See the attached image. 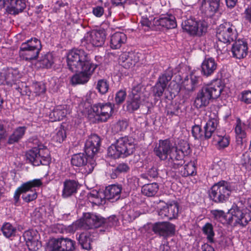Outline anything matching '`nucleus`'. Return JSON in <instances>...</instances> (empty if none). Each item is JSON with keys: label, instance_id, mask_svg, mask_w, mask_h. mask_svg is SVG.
Instances as JSON below:
<instances>
[{"label": "nucleus", "instance_id": "32", "mask_svg": "<svg viewBox=\"0 0 251 251\" xmlns=\"http://www.w3.org/2000/svg\"><path fill=\"white\" fill-rule=\"evenodd\" d=\"M67 114L66 105H57L50 113V118L52 122L63 120Z\"/></svg>", "mask_w": 251, "mask_h": 251}, {"label": "nucleus", "instance_id": "39", "mask_svg": "<svg viewBox=\"0 0 251 251\" xmlns=\"http://www.w3.org/2000/svg\"><path fill=\"white\" fill-rule=\"evenodd\" d=\"M3 235L7 238L15 236L16 228L9 222H5L1 227Z\"/></svg>", "mask_w": 251, "mask_h": 251}, {"label": "nucleus", "instance_id": "54", "mask_svg": "<svg viewBox=\"0 0 251 251\" xmlns=\"http://www.w3.org/2000/svg\"><path fill=\"white\" fill-rule=\"evenodd\" d=\"M33 189L29 190V193L23 195L22 199L26 202H29L31 201L35 200L37 197V193L35 190H33Z\"/></svg>", "mask_w": 251, "mask_h": 251}, {"label": "nucleus", "instance_id": "16", "mask_svg": "<svg viewBox=\"0 0 251 251\" xmlns=\"http://www.w3.org/2000/svg\"><path fill=\"white\" fill-rule=\"evenodd\" d=\"M75 242L70 239L60 238L53 239L49 246L50 251H74Z\"/></svg>", "mask_w": 251, "mask_h": 251}, {"label": "nucleus", "instance_id": "61", "mask_svg": "<svg viewBox=\"0 0 251 251\" xmlns=\"http://www.w3.org/2000/svg\"><path fill=\"white\" fill-rule=\"evenodd\" d=\"M130 170V167L126 163H120L118 165L115 172L118 173H125L128 172Z\"/></svg>", "mask_w": 251, "mask_h": 251}, {"label": "nucleus", "instance_id": "50", "mask_svg": "<svg viewBox=\"0 0 251 251\" xmlns=\"http://www.w3.org/2000/svg\"><path fill=\"white\" fill-rule=\"evenodd\" d=\"M40 64L43 67L50 68L53 63V58L52 55L50 53L46 54L40 60Z\"/></svg>", "mask_w": 251, "mask_h": 251}, {"label": "nucleus", "instance_id": "40", "mask_svg": "<svg viewBox=\"0 0 251 251\" xmlns=\"http://www.w3.org/2000/svg\"><path fill=\"white\" fill-rule=\"evenodd\" d=\"M96 94L93 92L89 91L88 92L85 97V99L83 100L81 102L79 105V107L83 108V112H87L89 111V108L93 106L92 103H93V100L92 97L95 96Z\"/></svg>", "mask_w": 251, "mask_h": 251}, {"label": "nucleus", "instance_id": "18", "mask_svg": "<svg viewBox=\"0 0 251 251\" xmlns=\"http://www.w3.org/2000/svg\"><path fill=\"white\" fill-rule=\"evenodd\" d=\"M23 237L29 251H37L42 247L40 236L36 230L29 229L25 231Z\"/></svg>", "mask_w": 251, "mask_h": 251}, {"label": "nucleus", "instance_id": "33", "mask_svg": "<svg viewBox=\"0 0 251 251\" xmlns=\"http://www.w3.org/2000/svg\"><path fill=\"white\" fill-rule=\"evenodd\" d=\"M27 127L25 126H18L13 131L9 136L7 143L9 144H13L18 142L24 137L26 132Z\"/></svg>", "mask_w": 251, "mask_h": 251}, {"label": "nucleus", "instance_id": "6", "mask_svg": "<svg viewBox=\"0 0 251 251\" xmlns=\"http://www.w3.org/2000/svg\"><path fill=\"white\" fill-rule=\"evenodd\" d=\"M25 155L26 161L35 166H47L51 162L50 151L42 144L27 151Z\"/></svg>", "mask_w": 251, "mask_h": 251}, {"label": "nucleus", "instance_id": "13", "mask_svg": "<svg viewBox=\"0 0 251 251\" xmlns=\"http://www.w3.org/2000/svg\"><path fill=\"white\" fill-rule=\"evenodd\" d=\"M226 222L225 224L232 226L238 225L242 226H246L251 220L250 214L248 213H243L239 208L234 209L230 213H226Z\"/></svg>", "mask_w": 251, "mask_h": 251}, {"label": "nucleus", "instance_id": "9", "mask_svg": "<svg viewBox=\"0 0 251 251\" xmlns=\"http://www.w3.org/2000/svg\"><path fill=\"white\" fill-rule=\"evenodd\" d=\"M41 42L36 38H31L21 44L19 56L23 60L31 61L36 59L42 50Z\"/></svg>", "mask_w": 251, "mask_h": 251}, {"label": "nucleus", "instance_id": "24", "mask_svg": "<svg viewBox=\"0 0 251 251\" xmlns=\"http://www.w3.org/2000/svg\"><path fill=\"white\" fill-rule=\"evenodd\" d=\"M19 78V74L17 70L7 69L0 72V84L11 86Z\"/></svg>", "mask_w": 251, "mask_h": 251}, {"label": "nucleus", "instance_id": "25", "mask_svg": "<svg viewBox=\"0 0 251 251\" xmlns=\"http://www.w3.org/2000/svg\"><path fill=\"white\" fill-rule=\"evenodd\" d=\"M6 5L5 10L8 14L17 15L25 8V0H6Z\"/></svg>", "mask_w": 251, "mask_h": 251}, {"label": "nucleus", "instance_id": "7", "mask_svg": "<svg viewBox=\"0 0 251 251\" xmlns=\"http://www.w3.org/2000/svg\"><path fill=\"white\" fill-rule=\"evenodd\" d=\"M231 191L230 183L222 180L211 187L208 191V197L210 200L216 203H225L228 201Z\"/></svg>", "mask_w": 251, "mask_h": 251}, {"label": "nucleus", "instance_id": "22", "mask_svg": "<svg viewBox=\"0 0 251 251\" xmlns=\"http://www.w3.org/2000/svg\"><path fill=\"white\" fill-rule=\"evenodd\" d=\"M175 229V226L169 222H156L152 226V231L160 236L174 234Z\"/></svg>", "mask_w": 251, "mask_h": 251}, {"label": "nucleus", "instance_id": "1", "mask_svg": "<svg viewBox=\"0 0 251 251\" xmlns=\"http://www.w3.org/2000/svg\"><path fill=\"white\" fill-rule=\"evenodd\" d=\"M67 66L72 72H78L71 78L73 84H84L87 82L90 75L98 67L92 63L88 54L81 49H73L67 57Z\"/></svg>", "mask_w": 251, "mask_h": 251}, {"label": "nucleus", "instance_id": "48", "mask_svg": "<svg viewBox=\"0 0 251 251\" xmlns=\"http://www.w3.org/2000/svg\"><path fill=\"white\" fill-rule=\"evenodd\" d=\"M217 148L218 149H223L228 146L230 143L229 135L225 134L224 135H218Z\"/></svg>", "mask_w": 251, "mask_h": 251}, {"label": "nucleus", "instance_id": "53", "mask_svg": "<svg viewBox=\"0 0 251 251\" xmlns=\"http://www.w3.org/2000/svg\"><path fill=\"white\" fill-rule=\"evenodd\" d=\"M145 88L141 84H139L133 87L131 91V94L129 95L141 100L143 96V92Z\"/></svg>", "mask_w": 251, "mask_h": 251}, {"label": "nucleus", "instance_id": "2", "mask_svg": "<svg viewBox=\"0 0 251 251\" xmlns=\"http://www.w3.org/2000/svg\"><path fill=\"white\" fill-rule=\"evenodd\" d=\"M155 154L161 160L168 159L169 166L177 169L185 163L184 157L191 152L189 144L185 142L183 146H174L169 139L159 140L158 145L154 149Z\"/></svg>", "mask_w": 251, "mask_h": 251}, {"label": "nucleus", "instance_id": "56", "mask_svg": "<svg viewBox=\"0 0 251 251\" xmlns=\"http://www.w3.org/2000/svg\"><path fill=\"white\" fill-rule=\"evenodd\" d=\"M126 92L125 90H120L116 94L115 97V101L117 104L122 103L126 97Z\"/></svg>", "mask_w": 251, "mask_h": 251}, {"label": "nucleus", "instance_id": "31", "mask_svg": "<svg viewBox=\"0 0 251 251\" xmlns=\"http://www.w3.org/2000/svg\"><path fill=\"white\" fill-rule=\"evenodd\" d=\"M220 0H203L202 7L206 9V16H213L219 9Z\"/></svg>", "mask_w": 251, "mask_h": 251}, {"label": "nucleus", "instance_id": "38", "mask_svg": "<svg viewBox=\"0 0 251 251\" xmlns=\"http://www.w3.org/2000/svg\"><path fill=\"white\" fill-rule=\"evenodd\" d=\"M245 128V124L242 122L240 118H237L236 120L234 130L236 136L241 140L246 138L247 136Z\"/></svg>", "mask_w": 251, "mask_h": 251}, {"label": "nucleus", "instance_id": "28", "mask_svg": "<svg viewBox=\"0 0 251 251\" xmlns=\"http://www.w3.org/2000/svg\"><path fill=\"white\" fill-rule=\"evenodd\" d=\"M217 68V63L212 57H205L201 64V73L205 77L211 76Z\"/></svg>", "mask_w": 251, "mask_h": 251}, {"label": "nucleus", "instance_id": "19", "mask_svg": "<svg viewBox=\"0 0 251 251\" xmlns=\"http://www.w3.org/2000/svg\"><path fill=\"white\" fill-rule=\"evenodd\" d=\"M178 203L177 202L172 201L169 203H165V205L158 209V214L162 219L172 220L178 217Z\"/></svg>", "mask_w": 251, "mask_h": 251}, {"label": "nucleus", "instance_id": "57", "mask_svg": "<svg viewBox=\"0 0 251 251\" xmlns=\"http://www.w3.org/2000/svg\"><path fill=\"white\" fill-rule=\"evenodd\" d=\"M179 106L176 104H171L167 106L166 112L168 116L172 117L174 116H176L178 114Z\"/></svg>", "mask_w": 251, "mask_h": 251}, {"label": "nucleus", "instance_id": "35", "mask_svg": "<svg viewBox=\"0 0 251 251\" xmlns=\"http://www.w3.org/2000/svg\"><path fill=\"white\" fill-rule=\"evenodd\" d=\"M159 190V185L156 182L148 183L144 185L142 187L141 192L143 195L151 197L154 196Z\"/></svg>", "mask_w": 251, "mask_h": 251}, {"label": "nucleus", "instance_id": "17", "mask_svg": "<svg viewBox=\"0 0 251 251\" xmlns=\"http://www.w3.org/2000/svg\"><path fill=\"white\" fill-rule=\"evenodd\" d=\"M140 55L135 51L123 52L119 57V64L126 70L131 69L139 62Z\"/></svg>", "mask_w": 251, "mask_h": 251}, {"label": "nucleus", "instance_id": "11", "mask_svg": "<svg viewBox=\"0 0 251 251\" xmlns=\"http://www.w3.org/2000/svg\"><path fill=\"white\" fill-rule=\"evenodd\" d=\"M106 37V31L104 29L92 30L85 34L81 40V44L88 50L92 47H102L104 44Z\"/></svg>", "mask_w": 251, "mask_h": 251}, {"label": "nucleus", "instance_id": "63", "mask_svg": "<svg viewBox=\"0 0 251 251\" xmlns=\"http://www.w3.org/2000/svg\"><path fill=\"white\" fill-rule=\"evenodd\" d=\"M214 168L216 169L219 173H220L221 172H223L226 170V167L225 163L224 161L220 160L217 162V163L214 165Z\"/></svg>", "mask_w": 251, "mask_h": 251}, {"label": "nucleus", "instance_id": "47", "mask_svg": "<svg viewBox=\"0 0 251 251\" xmlns=\"http://www.w3.org/2000/svg\"><path fill=\"white\" fill-rule=\"evenodd\" d=\"M109 88V83L107 80L101 79L98 81L96 89L100 94H105L108 92Z\"/></svg>", "mask_w": 251, "mask_h": 251}, {"label": "nucleus", "instance_id": "10", "mask_svg": "<svg viewBox=\"0 0 251 251\" xmlns=\"http://www.w3.org/2000/svg\"><path fill=\"white\" fill-rule=\"evenodd\" d=\"M181 26L189 35L200 37L207 32L208 23L205 19L196 20L194 17H190L182 22Z\"/></svg>", "mask_w": 251, "mask_h": 251}, {"label": "nucleus", "instance_id": "12", "mask_svg": "<svg viewBox=\"0 0 251 251\" xmlns=\"http://www.w3.org/2000/svg\"><path fill=\"white\" fill-rule=\"evenodd\" d=\"M114 105L110 102H98L91 107L93 113L97 117L98 122L104 123L112 116Z\"/></svg>", "mask_w": 251, "mask_h": 251}, {"label": "nucleus", "instance_id": "36", "mask_svg": "<svg viewBox=\"0 0 251 251\" xmlns=\"http://www.w3.org/2000/svg\"><path fill=\"white\" fill-rule=\"evenodd\" d=\"M180 175L182 177L194 176L197 174L196 166L194 162L190 161L185 165L179 171Z\"/></svg>", "mask_w": 251, "mask_h": 251}, {"label": "nucleus", "instance_id": "55", "mask_svg": "<svg viewBox=\"0 0 251 251\" xmlns=\"http://www.w3.org/2000/svg\"><path fill=\"white\" fill-rule=\"evenodd\" d=\"M66 138V134L65 130L60 128L53 137V139L56 142L61 143L64 141Z\"/></svg>", "mask_w": 251, "mask_h": 251}, {"label": "nucleus", "instance_id": "8", "mask_svg": "<svg viewBox=\"0 0 251 251\" xmlns=\"http://www.w3.org/2000/svg\"><path fill=\"white\" fill-rule=\"evenodd\" d=\"M238 33L236 28L230 22H224L221 24L216 29V37L219 43H217V48L221 51L225 50L226 46L221 47L223 43H230L236 40ZM226 50V49L225 50Z\"/></svg>", "mask_w": 251, "mask_h": 251}, {"label": "nucleus", "instance_id": "41", "mask_svg": "<svg viewBox=\"0 0 251 251\" xmlns=\"http://www.w3.org/2000/svg\"><path fill=\"white\" fill-rule=\"evenodd\" d=\"M203 233L207 236V240L211 243L214 242V236L215 233L213 230V226L211 223H206L202 227Z\"/></svg>", "mask_w": 251, "mask_h": 251}, {"label": "nucleus", "instance_id": "4", "mask_svg": "<svg viewBox=\"0 0 251 251\" xmlns=\"http://www.w3.org/2000/svg\"><path fill=\"white\" fill-rule=\"evenodd\" d=\"M219 124V118L218 114L214 112L210 113L203 129L199 125L195 124L192 127V136L195 140H209L214 135Z\"/></svg>", "mask_w": 251, "mask_h": 251}, {"label": "nucleus", "instance_id": "51", "mask_svg": "<svg viewBox=\"0 0 251 251\" xmlns=\"http://www.w3.org/2000/svg\"><path fill=\"white\" fill-rule=\"evenodd\" d=\"M33 92L36 96H39L45 93L46 88L45 85L41 82H36L32 85Z\"/></svg>", "mask_w": 251, "mask_h": 251}, {"label": "nucleus", "instance_id": "52", "mask_svg": "<svg viewBox=\"0 0 251 251\" xmlns=\"http://www.w3.org/2000/svg\"><path fill=\"white\" fill-rule=\"evenodd\" d=\"M172 73L165 72L159 77L156 83L166 88L168 82L172 79Z\"/></svg>", "mask_w": 251, "mask_h": 251}, {"label": "nucleus", "instance_id": "46", "mask_svg": "<svg viewBox=\"0 0 251 251\" xmlns=\"http://www.w3.org/2000/svg\"><path fill=\"white\" fill-rule=\"evenodd\" d=\"M140 213L134 209H129L127 210L123 215V219L128 223L132 222L136 218L140 216Z\"/></svg>", "mask_w": 251, "mask_h": 251}, {"label": "nucleus", "instance_id": "49", "mask_svg": "<svg viewBox=\"0 0 251 251\" xmlns=\"http://www.w3.org/2000/svg\"><path fill=\"white\" fill-rule=\"evenodd\" d=\"M103 219L104 220L102 226L105 227L107 230L112 227L115 226L118 221V219L115 215L109 216L106 219L103 218Z\"/></svg>", "mask_w": 251, "mask_h": 251}, {"label": "nucleus", "instance_id": "45", "mask_svg": "<svg viewBox=\"0 0 251 251\" xmlns=\"http://www.w3.org/2000/svg\"><path fill=\"white\" fill-rule=\"evenodd\" d=\"M155 22L156 26H161L167 28H173L174 24L172 26L169 25L171 17H155Z\"/></svg>", "mask_w": 251, "mask_h": 251}, {"label": "nucleus", "instance_id": "42", "mask_svg": "<svg viewBox=\"0 0 251 251\" xmlns=\"http://www.w3.org/2000/svg\"><path fill=\"white\" fill-rule=\"evenodd\" d=\"M155 17H142L140 23L143 27H145V30H148L149 29H154L155 25Z\"/></svg>", "mask_w": 251, "mask_h": 251}, {"label": "nucleus", "instance_id": "15", "mask_svg": "<svg viewBox=\"0 0 251 251\" xmlns=\"http://www.w3.org/2000/svg\"><path fill=\"white\" fill-rule=\"evenodd\" d=\"M103 220V217L100 215L85 213L82 218L76 221V225L85 229L98 228L102 226Z\"/></svg>", "mask_w": 251, "mask_h": 251}, {"label": "nucleus", "instance_id": "23", "mask_svg": "<svg viewBox=\"0 0 251 251\" xmlns=\"http://www.w3.org/2000/svg\"><path fill=\"white\" fill-rule=\"evenodd\" d=\"M101 145L100 137L96 134L91 135L85 144V152L89 156H93L98 152Z\"/></svg>", "mask_w": 251, "mask_h": 251}, {"label": "nucleus", "instance_id": "37", "mask_svg": "<svg viewBox=\"0 0 251 251\" xmlns=\"http://www.w3.org/2000/svg\"><path fill=\"white\" fill-rule=\"evenodd\" d=\"M92 239L89 233L82 232L79 234L78 242L83 249L90 251L92 249L91 242Z\"/></svg>", "mask_w": 251, "mask_h": 251}, {"label": "nucleus", "instance_id": "20", "mask_svg": "<svg viewBox=\"0 0 251 251\" xmlns=\"http://www.w3.org/2000/svg\"><path fill=\"white\" fill-rule=\"evenodd\" d=\"M43 185L42 179L35 178L28 181L22 184L15 191L14 194V200L15 203H17L19 200L20 195L23 193H26L32 188H39Z\"/></svg>", "mask_w": 251, "mask_h": 251}, {"label": "nucleus", "instance_id": "29", "mask_svg": "<svg viewBox=\"0 0 251 251\" xmlns=\"http://www.w3.org/2000/svg\"><path fill=\"white\" fill-rule=\"evenodd\" d=\"M122 187L121 185H111L106 186L104 191V198L113 202L120 198Z\"/></svg>", "mask_w": 251, "mask_h": 251}, {"label": "nucleus", "instance_id": "60", "mask_svg": "<svg viewBox=\"0 0 251 251\" xmlns=\"http://www.w3.org/2000/svg\"><path fill=\"white\" fill-rule=\"evenodd\" d=\"M241 165L246 169H251V157L243 154L241 157Z\"/></svg>", "mask_w": 251, "mask_h": 251}, {"label": "nucleus", "instance_id": "14", "mask_svg": "<svg viewBox=\"0 0 251 251\" xmlns=\"http://www.w3.org/2000/svg\"><path fill=\"white\" fill-rule=\"evenodd\" d=\"M71 164L76 167L84 166L87 174L93 172L96 165L94 157L89 156L85 152L74 154L71 158Z\"/></svg>", "mask_w": 251, "mask_h": 251}, {"label": "nucleus", "instance_id": "5", "mask_svg": "<svg viewBox=\"0 0 251 251\" xmlns=\"http://www.w3.org/2000/svg\"><path fill=\"white\" fill-rule=\"evenodd\" d=\"M223 90V87L219 84H211L203 86L197 94L194 105L197 108L207 106L211 100L220 96Z\"/></svg>", "mask_w": 251, "mask_h": 251}, {"label": "nucleus", "instance_id": "58", "mask_svg": "<svg viewBox=\"0 0 251 251\" xmlns=\"http://www.w3.org/2000/svg\"><path fill=\"white\" fill-rule=\"evenodd\" d=\"M166 87L156 83L153 89V95L156 98H160L162 96Z\"/></svg>", "mask_w": 251, "mask_h": 251}, {"label": "nucleus", "instance_id": "59", "mask_svg": "<svg viewBox=\"0 0 251 251\" xmlns=\"http://www.w3.org/2000/svg\"><path fill=\"white\" fill-rule=\"evenodd\" d=\"M240 100L247 104H251V91H243L241 93Z\"/></svg>", "mask_w": 251, "mask_h": 251}, {"label": "nucleus", "instance_id": "64", "mask_svg": "<svg viewBox=\"0 0 251 251\" xmlns=\"http://www.w3.org/2000/svg\"><path fill=\"white\" fill-rule=\"evenodd\" d=\"M158 169L154 167H152L148 171V175L150 178H155L158 176Z\"/></svg>", "mask_w": 251, "mask_h": 251}, {"label": "nucleus", "instance_id": "44", "mask_svg": "<svg viewBox=\"0 0 251 251\" xmlns=\"http://www.w3.org/2000/svg\"><path fill=\"white\" fill-rule=\"evenodd\" d=\"M213 218L224 225L226 222V214L222 210L214 209L210 211Z\"/></svg>", "mask_w": 251, "mask_h": 251}, {"label": "nucleus", "instance_id": "34", "mask_svg": "<svg viewBox=\"0 0 251 251\" xmlns=\"http://www.w3.org/2000/svg\"><path fill=\"white\" fill-rule=\"evenodd\" d=\"M142 100L140 99L129 95L125 104L126 111L129 113H133L139 109Z\"/></svg>", "mask_w": 251, "mask_h": 251}, {"label": "nucleus", "instance_id": "21", "mask_svg": "<svg viewBox=\"0 0 251 251\" xmlns=\"http://www.w3.org/2000/svg\"><path fill=\"white\" fill-rule=\"evenodd\" d=\"M201 77L196 71L191 72L182 81L181 87L188 92H193L200 85Z\"/></svg>", "mask_w": 251, "mask_h": 251}, {"label": "nucleus", "instance_id": "26", "mask_svg": "<svg viewBox=\"0 0 251 251\" xmlns=\"http://www.w3.org/2000/svg\"><path fill=\"white\" fill-rule=\"evenodd\" d=\"M79 188V183L73 179H67L63 182L62 197L66 199L75 194Z\"/></svg>", "mask_w": 251, "mask_h": 251}, {"label": "nucleus", "instance_id": "30", "mask_svg": "<svg viewBox=\"0 0 251 251\" xmlns=\"http://www.w3.org/2000/svg\"><path fill=\"white\" fill-rule=\"evenodd\" d=\"M127 41L126 35L123 32H116L110 36L109 46L113 50L119 49Z\"/></svg>", "mask_w": 251, "mask_h": 251}, {"label": "nucleus", "instance_id": "27", "mask_svg": "<svg viewBox=\"0 0 251 251\" xmlns=\"http://www.w3.org/2000/svg\"><path fill=\"white\" fill-rule=\"evenodd\" d=\"M248 44L247 42L238 40L233 44L231 49L233 56L241 59L245 57L248 54Z\"/></svg>", "mask_w": 251, "mask_h": 251}, {"label": "nucleus", "instance_id": "62", "mask_svg": "<svg viewBox=\"0 0 251 251\" xmlns=\"http://www.w3.org/2000/svg\"><path fill=\"white\" fill-rule=\"evenodd\" d=\"M117 126L120 131H124L128 126V123L126 119L119 120L117 123Z\"/></svg>", "mask_w": 251, "mask_h": 251}, {"label": "nucleus", "instance_id": "43", "mask_svg": "<svg viewBox=\"0 0 251 251\" xmlns=\"http://www.w3.org/2000/svg\"><path fill=\"white\" fill-rule=\"evenodd\" d=\"M15 90L19 92L21 96H30L31 91L26 83L25 82L19 81L14 84Z\"/></svg>", "mask_w": 251, "mask_h": 251}, {"label": "nucleus", "instance_id": "3", "mask_svg": "<svg viewBox=\"0 0 251 251\" xmlns=\"http://www.w3.org/2000/svg\"><path fill=\"white\" fill-rule=\"evenodd\" d=\"M135 150L134 139L125 136L118 138L107 150V155L114 159L125 158L132 154Z\"/></svg>", "mask_w": 251, "mask_h": 251}]
</instances>
